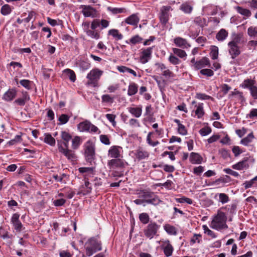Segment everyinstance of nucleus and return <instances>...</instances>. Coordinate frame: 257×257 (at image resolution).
<instances>
[{
	"mask_svg": "<svg viewBox=\"0 0 257 257\" xmlns=\"http://www.w3.org/2000/svg\"><path fill=\"white\" fill-rule=\"evenodd\" d=\"M90 123V122L88 121L81 122L78 124V129L81 132H88Z\"/></svg>",
	"mask_w": 257,
	"mask_h": 257,
	"instance_id": "nucleus-38",
	"label": "nucleus"
},
{
	"mask_svg": "<svg viewBox=\"0 0 257 257\" xmlns=\"http://www.w3.org/2000/svg\"><path fill=\"white\" fill-rule=\"evenodd\" d=\"M57 146L59 152L63 154L68 160L73 161L76 159V156L74 152L68 149V147L63 146L61 141H57Z\"/></svg>",
	"mask_w": 257,
	"mask_h": 257,
	"instance_id": "nucleus-4",
	"label": "nucleus"
},
{
	"mask_svg": "<svg viewBox=\"0 0 257 257\" xmlns=\"http://www.w3.org/2000/svg\"><path fill=\"white\" fill-rule=\"evenodd\" d=\"M81 139L79 137L76 136L72 140V148L76 150L81 144Z\"/></svg>",
	"mask_w": 257,
	"mask_h": 257,
	"instance_id": "nucleus-48",
	"label": "nucleus"
},
{
	"mask_svg": "<svg viewBox=\"0 0 257 257\" xmlns=\"http://www.w3.org/2000/svg\"><path fill=\"white\" fill-rule=\"evenodd\" d=\"M122 148L120 147L113 146L108 150V155L111 158H117L120 157V154Z\"/></svg>",
	"mask_w": 257,
	"mask_h": 257,
	"instance_id": "nucleus-20",
	"label": "nucleus"
},
{
	"mask_svg": "<svg viewBox=\"0 0 257 257\" xmlns=\"http://www.w3.org/2000/svg\"><path fill=\"white\" fill-rule=\"evenodd\" d=\"M159 227L160 226L156 223H150L147 226V228L144 230L145 236L150 239L153 238L154 236L157 234Z\"/></svg>",
	"mask_w": 257,
	"mask_h": 257,
	"instance_id": "nucleus-8",
	"label": "nucleus"
},
{
	"mask_svg": "<svg viewBox=\"0 0 257 257\" xmlns=\"http://www.w3.org/2000/svg\"><path fill=\"white\" fill-rule=\"evenodd\" d=\"M142 40L143 39L141 37H140L139 35H137L132 37L130 39V42H128V41H126V43L127 44L131 43L133 45H135L137 43L141 42Z\"/></svg>",
	"mask_w": 257,
	"mask_h": 257,
	"instance_id": "nucleus-51",
	"label": "nucleus"
},
{
	"mask_svg": "<svg viewBox=\"0 0 257 257\" xmlns=\"http://www.w3.org/2000/svg\"><path fill=\"white\" fill-rule=\"evenodd\" d=\"M254 139V136L252 132L249 133L246 137L242 139L240 141V144L242 145L247 146L250 143L252 142Z\"/></svg>",
	"mask_w": 257,
	"mask_h": 257,
	"instance_id": "nucleus-31",
	"label": "nucleus"
},
{
	"mask_svg": "<svg viewBox=\"0 0 257 257\" xmlns=\"http://www.w3.org/2000/svg\"><path fill=\"white\" fill-rule=\"evenodd\" d=\"M86 255L91 256L98 251L102 250V243L100 240L95 237L88 239L85 244Z\"/></svg>",
	"mask_w": 257,
	"mask_h": 257,
	"instance_id": "nucleus-2",
	"label": "nucleus"
},
{
	"mask_svg": "<svg viewBox=\"0 0 257 257\" xmlns=\"http://www.w3.org/2000/svg\"><path fill=\"white\" fill-rule=\"evenodd\" d=\"M84 184L82 185L79 188L77 192L78 195H85L91 192L92 188L90 186L88 179H84Z\"/></svg>",
	"mask_w": 257,
	"mask_h": 257,
	"instance_id": "nucleus-14",
	"label": "nucleus"
},
{
	"mask_svg": "<svg viewBox=\"0 0 257 257\" xmlns=\"http://www.w3.org/2000/svg\"><path fill=\"white\" fill-rule=\"evenodd\" d=\"M139 218L143 224H147L149 221V216L146 213H142L140 214Z\"/></svg>",
	"mask_w": 257,
	"mask_h": 257,
	"instance_id": "nucleus-58",
	"label": "nucleus"
},
{
	"mask_svg": "<svg viewBox=\"0 0 257 257\" xmlns=\"http://www.w3.org/2000/svg\"><path fill=\"white\" fill-rule=\"evenodd\" d=\"M172 10V7L170 6H164L161 7L160 20L162 24L166 25L168 23L170 18L169 12Z\"/></svg>",
	"mask_w": 257,
	"mask_h": 257,
	"instance_id": "nucleus-6",
	"label": "nucleus"
},
{
	"mask_svg": "<svg viewBox=\"0 0 257 257\" xmlns=\"http://www.w3.org/2000/svg\"><path fill=\"white\" fill-rule=\"evenodd\" d=\"M138 91V85L135 82L131 83L128 87L127 95L131 96L135 95Z\"/></svg>",
	"mask_w": 257,
	"mask_h": 257,
	"instance_id": "nucleus-29",
	"label": "nucleus"
},
{
	"mask_svg": "<svg viewBox=\"0 0 257 257\" xmlns=\"http://www.w3.org/2000/svg\"><path fill=\"white\" fill-rule=\"evenodd\" d=\"M140 21V18L137 14H134L125 20V22L128 25L137 26Z\"/></svg>",
	"mask_w": 257,
	"mask_h": 257,
	"instance_id": "nucleus-24",
	"label": "nucleus"
},
{
	"mask_svg": "<svg viewBox=\"0 0 257 257\" xmlns=\"http://www.w3.org/2000/svg\"><path fill=\"white\" fill-rule=\"evenodd\" d=\"M103 71L97 68L91 70L87 75V78L89 79L91 83L97 81L103 74Z\"/></svg>",
	"mask_w": 257,
	"mask_h": 257,
	"instance_id": "nucleus-12",
	"label": "nucleus"
},
{
	"mask_svg": "<svg viewBox=\"0 0 257 257\" xmlns=\"http://www.w3.org/2000/svg\"><path fill=\"white\" fill-rule=\"evenodd\" d=\"M152 51V47H149L143 50L140 56V62L142 64L147 63L151 58Z\"/></svg>",
	"mask_w": 257,
	"mask_h": 257,
	"instance_id": "nucleus-13",
	"label": "nucleus"
},
{
	"mask_svg": "<svg viewBox=\"0 0 257 257\" xmlns=\"http://www.w3.org/2000/svg\"><path fill=\"white\" fill-rule=\"evenodd\" d=\"M176 201L180 203H186L188 204H192L193 203V200L191 199L184 196L179 198H176Z\"/></svg>",
	"mask_w": 257,
	"mask_h": 257,
	"instance_id": "nucleus-54",
	"label": "nucleus"
},
{
	"mask_svg": "<svg viewBox=\"0 0 257 257\" xmlns=\"http://www.w3.org/2000/svg\"><path fill=\"white\" fill-rule=\"evenodd\" d=\"M230 95L236 96V98L241 102L245 101V98L243 96L242 92H240L236 89H234L233 91L231 92Z\"/></svg>",
	"mask_w": 257,
	"mask_h": 257,
	"instance_id": "nucleus-53",
	"label": "nucleus"
},
{
	"mask_svg": "<svg viewBox=\"0 0 257 257\" xmlns=\"http://www.w3.org/2000/svg\"><path fill=\"white\" fill-rule=\"evenodd\" d=\"M218 55V49L216 46H212L210 52V57L212 59H216Z\"/></svg>",
	"mask_w": 257,
	"mask_h": 257,
	"instance_id": "nucleus-55",
	"label": "nucleus"
},
{
	"mask_svg": "<svg viewBox=\"0 0 257 257\" xmlns=\"http://www.w3.org/2000/svg\"><path fill=\"white\" fill-rule=\"evenodd\" d=\"M153 132L149 133V134L147 135V142L148 143V144H149L150 146L155 147V146H156L157 145H158L159 144V142L158 141L153 142L151 140V136L153 134Z\"/></svg>",
	"mask_w": 257,
	"mask_h": 257,
	"instance_id": "nucleus-60",
	"label": "nucleus"
},
{
	"mask_svg": "<svg viewBox=\"0 0 257 257\" xmlns=\"http://www.w3.org/2000/svg\"><path fill=\"white\" fill-rule=\"evenodd\" d=\"M228 52L232 59H234L240 54V47L238 45H234L228 43Z\"/></svg>",
	"mask_w": 257,
	"mask_h": 257,
	"instance_id": "nucleus-18",
	"label": "nucleus"
},
{
	"mask_svg": "<svg viewBox=\"0 0 257 257\" xmlns=\"http://www.w3.org/2000/svg\"><path fill=\"white\" fill-rule=\"evenodd\" d=\"M82 13L85 17L95 18L97 17L96 10L89 5H81Z\"/></svg>",
	"mask_w": 257,
	"mask_h": 257,
	"instance_id": "nucleus-10",
	"label": "nucleus"
},
{
	"mask_svg": "<svg viewBox=\"0 0 257 257\" xmlns=\"http://www.w3.org/2000/svg\"><path fill=\"white\" fill-rule=\"evenodd\" d=\"M76 64L83 71L86 70L90 67V64L89 61L87 59H86V60H82V59L77 60Z\"/></svg>",
	"mask_w": 257,
	"mask_h": 257,
	"instance_id": "nucleus-26",
	"label": "nucleus"
},
{
	"mask_svg": "<svg viewBox=\"0 0 257 257\" xmlns=\"http://www.w3.org/2000/svg\"><path fill=\"white\" fill-rule=\"evenodd\" d=\"M257 181V176L249 181H245L243 183V185L245 189L249 188L252 187L254 182Z\"/></svg>",
	"mask_w": 257,
	"mask_h": 257,
	"instance_id": "nucleus-57",
	"label": "nucleus"
},
{
	"mask_svg": "<svg viewBox=\"0 0 257 257\" xmlns=\"http://www.w3.org/2000/svg\"><path fill=\"white\" fill-rule=\"evenodd\" d=\"M253 162L254 159L251 157H244L241 161L233 164L232 168L237 170L246 169L249 167L248 162Z\"/></svg>",
	"mask_w": 257,
	"mask_h": 257,
	"instance_id": "nucleus-5",
	"label": "nucleus"
},
{
	"mask_svg": "<svg viewBox=\"0 0 257 257\" xmlns=\"http://www.w3.org/2000/svg\"><path fill=\"white\" fill-rule=\"evenodd\" d=\"M128 111L134 116L140 117L142 115V107H130Z\"/></svg>",
	"mask_w": 257,
	"mask_h": 257,
	"instance_id": "nucleus-34",
	"label": "nucleus"
},
{
	"mask_svg": "<svg viewBox=\"0 0 257 257\" xmlns=\"http://www.w3.org/2000/svg\"><path fill=\"white\" fill-rule=\"evenodd\" d=\"M99 138L100 142L102 144L105 145H109L110 144L109 137L107 135H101Z\"/></svg>",
	"mask_w": 257,
	"mask_h": 257,
	"instance_id": "nucleus-63",
	"label": "nucleus"
},
{
	"mask_svg": "<svg viewBox=\"0 0 257 257\" xmlns=\"http://www.w3.org/2000/svg\"><path fill=\"white\" fill-rule=\"evenodd\" d=\"M63 73L68 77L72 82H74L76 80V75L73 70L66 69L63 71Z\"/></svg>",
	"mask_w": 257,
	"mask_h": 257,
	"instance_id": "nucleus-42",
	"label": "nucleus"
},
{
	"mask_svg": "<svg viewBox=\"0 0 257 257\" xmlns=\"http://www.w3.org/2000/svg\"><path fill=\"white\" fill-rule=\"evenodd\" d=\"M136 158L139 160H142L148 158L149 156V153L142 148H139L136 150L135 153Z\"/></svg>",
	"mask_w": 257,
	"mask_h": 257,
	"instance_id": "nucleus-23",
	"label": "nucleus"
},
{
	"mask_svg": "<svg viewBox=\"0 0 257 257\" xmlns=\"http://www.w3.org/2000/svg\"><path fill=\"white\" fill-rule=\"evenodd\" d=\"M29 96L27 94H24L22 98H19L15 100L14 103L21 106H23L25 104L26 102L29 100Z\"/></svg>",
	"mask_w": 257,
	"mask_h": 257,
	"instance_id": "nucleus-45",
	"label": "nucleus"
},
{
	"mask_svg": "<svg viewBox=\"0 0 257 257\" xmlns=\"http://www.w3.org/2000/svg\"><path fill=\"white\" fill-rule=\"evenodd\" d=\"M117 70L121 73L127 72L132 74L134 76H137V73L133 69L124 66H117Z\"/></svg>",
	"mask_w": 257,
	"mask_h": 257,
	"instance_id": "nucleus-36",
	"label": "nucleus"
},
{
	"mask_svg": "<svg viewBox=\"0 0 257 257\" xmlns=\"http://www.w3.org/2000/svg\"><path fill=\"white\" fill-rule=\"evenodd\" d=\"M172 51L175 55L181 59H183L184 60L186 59L187 55L185 51L179 48H173Z\"/></svg>",
	"mask_w": 257,
	"mask_h": 257,
	"instance_id": "nucleus-32",
	"label": "nucleus"
},
{
	"mask_svg": "<svg viewBox=\"0 0 257 257\" xmlns=\"http://www.w3.org/2000/svg\"><path fill=\"white\" fill-rule=\"evenodd\" d=\"M211 132V129L209 127H204L200 130L199 133L202 136H205L210 134Z\"/></svg>",
	"mask_w": 257,
	"mask_h": 257,
	"instance_id": "nucleus-62",
	"label": "nucleus"
},
{
	"mask_svg": "<svg viewBox=\"0 0 257 257\" xmlns=\"http://www.w3.org/2000/svg\"><path fill=\"white\" fill-rule=\"evenodd\" d=\"M69 119V116L68 115L62 114L59 116L58 120L61 124H64L68 121Z\"/></svg>",
	"mask_w": 257,
	"mask_h": 257,
	"instance_id": "nucleus-61",
	"label": "nucleus"
},
{
	"mask_svg": "<svg viewBox=\"0 0 257 257\" xmlns=\"http://www.w3.org/2000/svg\"><path fill=\"white\" fill-rule=\"evenodd\" d=\"M85 33L87 35L91 38L98 39L99 38V34L93 30H86Z\"/></svg>",
	"mask_w": 257,
	"mask_h": 257,
	"instance_id": "nucleus-52",
	"label": "nucleus"
},
{
	"mask_svg": "<svg viewBox=\"0 0 257 257\" xmlns=\"http://www.w3.org/2000/svg\"><path fill=\"white\" fill-rule=\"evenodd\" d=\"M17 95V91L15 89H12L8 90L5 93L3 98L7 101H10L13 100Z\"/></svg>",
	"mask_w": 257,
	"mask_h": 257,
	"instance_id": "nucleus-25",
	"label": "nucleus"
},
{
	"mask_svg": "<svg viewBox=\"0 0 257 257\" xmlns=\"http://www.w3.org/2000/svg\"><path fill=\"white\" fill-rule=\"evenodd\" d=\"M195 97L199 100L213 99V98L210 96L208 95L205 93H197L196 94Z\"/></svg>",
	"mask_w": 257,
	"mask_h": 257,
	"instance_id": "nucleus-56",
	"label": "nucleus"
},
{
	"mask_svg": "<svg viewBox=\"0 0 257 257\" xmlns=\"http://www.w3.org/2000/svg\"><path fill=\"white\" fill-rule=\"evenodd\" d=\"M228 36V32L224 29H221L216 34V38L219 41H223Z\"/></svg>",
	"mask_w": 257,
	"mask_h": 257,
	"instance_id": "nucleus-35",
	"label": "nucleus"
},
{
	"mask_svg": "<svg viewBox=\"0 0 257 257\" xmlns=\"http://www.w3.org/2000/svg\"><path fill=\"white\" fill-rule=\"evenodd\" d=\"M195 107L196 109L192 111V115L198 119L202 118L205 114L203 103H199L195 105Z\"/></svg>",
	"mask_w": 257,
	"mask_h": 257,
	"instance_id": "nucleus-15",
	"label": "nucleus"
},
{
	"mask_svg": "<svg viewBox=\"0 0 257 257\" xmlns=\"http://www.w3.org/2000/svg\"><path fill=\"white\" fill-rule=\"evenodd\" d=\"M19 217L20 215L19 214L14 213L11 219V222L13 224L15 230L18 232H20L24 229L23 224L19 220Z\"/></svg>",
	"mask_w": 257,
	"mask_h": 257,
	"instance_id": "nucleus-11",
	"label": "nucleus"
},
{
	"mask_svg": "<svg viewBox=\"0 0 257 257\" xmlns=\"http://www.w3.org/2000/svg\"><path fill=\"white\" fill-rule=\"evenodd\" d=\"M35 16L36 13L35 12L31 11L29 12L28 16L26 18L24 19V22L28 23L32 20L34 21L35 20Z\"/></svg>",
	"mask_w": 257,
	"mask_h": 257,
	"instance_id": "nucleus-64",
	"label": "nucleus"
},
{
	"mask_svg": "<svg viewBox=\"0 0 257 257\" xmlns=\"http://www.w3.org/2000/svg\"><path fill=\"white\" fill-rule=\"evenodd\" d=\"M44 142L51 146H54L56 143L55 139L48 133L44 134Z\"/></svg>",
	"mask_w": 257,
	"mask_h": 257,
	"instance_id": "nucleus-37",
	"label": "nucleus"
},
{
	"mask_svg": "<svg viewBox=\"0 0 257 257\" xmlns=\"http://www.w3.org/2000/svg\"><path fill=\"white\" fill-rule=\"evenodd\" d=\"M226 220L227 217L225 213L220 211H218L217 214L213 218L210 225V227L217 230L226 229L228 228Z\"/></svg>",
	"mask_w": 257,
	"mask_h": 257,
	"instance_id": "nucleus-1",
	"label": "nucleus"
},
{
	"mask_svg": "<svg viewBox=\"0 0 257 257\" xmlns=\"http://www.w3.org/2000/svg\"><path fill=\"white\" fill-rule=\"evenodd\" d=\"M61 137L64 141V142L62 143L63 146L65 147H68L69 142L72 139L71 136L68 133L62 131L61 133Z\"/></svg>",
	"mask_w": 257,
	"mask_h": 257,
	"instance_id": "nucleus-30",
	"label": "nucleus"
},
{
	"mask_svg": "<svg viewBox=\"0 0 257 257\" xmlns=\"http://www.w3.org/2000/svg\"><path fill=\"white\" fill-rule=\"evenodd\" d=\"M108 34L111 35L117 40H121L123 36L121 34L119 33L118 30L116 29H111L108 31Z\"/></svg>",
	"mask_w": 257,
	"mask_h": 257,
	"instance_id": "nucleus-44",
	"label": "nucleus"
},
{
	"mask_svg": "<svg viewBox=\"0 0 257 257\" xmlns=\"http://www.w3.org/2000/svg\"><path fill=\"white\" fill-rule=\"evenodd\" d=\"M164 230L170 235H175L177 234V230L176 228L170 224H165L164 226Z\"/></svg>",
	"mask_w": 257,
	"mask_h": 257,
	"instance_id": "nucleus-43",
	"label": "nucleus"
},
{
	"mask_svg": "<svg viewBox=\"0 0 257 257\" xmlns=\"http://www.w3.org/2000/svg\"><path fill=\"white\" fill-rule=\"evenodd\" d=\"M161 247L163 250L165 255L167 257L171 256L174 251V247L168 239L161 241Z\"/></svg>",
	"mask_w": 257,
	"mask_h": 257,
	"instance_id": "nucleus-9",
	"label": "nucleus"
},
{
	"mask_svg": "<svg viewBox=\"0 0 257 257\" xmlns=\"http://www.w3.org/2000/svg\"><path fill=\"white\" fill-rule=\"evenodd\" d=\"M85 156L87 161L91 162L94 158V145L90 142H87L85 145Z\"/></svg>",
	"mask_w": 257,
	"mask_h": 257,
	"instance_id": "nucleus-7",
	"label": "nucleus"
},
{
	"mask_svg": "<svg viewBox=\"0 0 257 257\" xmlns=\"http://www.w3.org/2000/svg\"><path fill=\"white\" fill-rule=\"evenodd\" d=\"M244 43L243 34L241 33H232L231 35V41L228 43L234 45H238Z\"/></svg>",
	"mask_w": 257,
	"mask_h": 257,
	"instance_id": "nucleus-17",
	"label": "nucleus"
},
{
	"mask_svg": "<svg viewBox=\"0 0 257 257\" xmlns=\"http://www.w3.org/2000/svg\"><path fill=\"white\" fill-rule=\"evenodd\" d=\"M180 10L185 14H189L193 10V6L189 2H185L181 5Z\"/></svg>",
	"mask_w": 257,
	"mask_h": 257,
	"instance_id": "nucleus-27",
	"label": "nucleus"
},
{
	"mask_svg": "<svg viewBox=\"0 0 257 257\" xmlns=\"http://www.w3.org/2000/svg\"><path fill=\"white\" fill-rule=\"evenodd\" d=\"M168 61L169 62L174 65H178L181 63V61L174 54H170Z\"/></svg>",
	"mask_w": 257,
	"mask_h": 257,
	"instance_id": "nucleus-47",
	"label": "nucleus"
},
{
	"mask_svg": "<svg viewBox=\"0 0 257 257\" xmlns=\"http://www.w3.org/2000/svg\"><path fill=\"white\" fill-rule=\"evenodd\" d=\"M202 229L204 231V233L207 234L213 238L216 237V234L211 230H210L206 225H202Z\"/></svg>",
	"mask_w": 257,
	"mask_h": 257,
	"instance_id": "nucleus-49",
	"label": "nucleus"
},
{
	"mask_svg": "<svg viewBox=\"0 0 257 257\" xmlns=\"http://www.w3.org/2000/svg\"><path fill=\"white\" fill-rule=\"evenodd\" d=\"M247 34L252 38L257 39V26L249 27L247 29Z\"/></svg>",
	"mask_w": 257,
	"mask_h": 257,
	"instance_id": "nucleus-41",
	"label": "nucleus"
},
{
	"mask_svg": "<svg viewBox=\"0 0 257 257\" xmlns=\"http://www.w3.org/2000/svg\"><path fill=\"white\" fill-rule=\"evenodd\" d=\"M78 170L80 173L83 174L84 179H88L89 177H92L95 174L93 167H81Z\"/></svg>",
	"mask_w": 257,
	"mask_h": 257,
	"instance_id": "nucleus-16",
	"label": "nucleus"
},
{
	"mask_svg": "<svg viewBox=\"0 0 257 257\" xmlns=\"http://www.w3.org/2000/svg\"><path fill=\"white\" fill-rule=\"evenodd\" d=\"M110 169L121 168L124 166V162L120 159H112L108 163Z\"/></svg>",
	"mask_w": 257,
	"mask_h": 257,
	"instance_id": "nucleus-22",
	"label": "nucleus"
},
{
	"mask_svg": "<svg viewBox=\"0 0 257 257\" xmlns=\"http://www.w3.org/2000/svg\"><path fill=\"white\" fill-rule=\"evenodd\" d=\"M139 196L140 198H143L145 202L147 204L157 205L161 202L159 197L153 192L143 191L140 193Z\"/></svg>",
	"mask_w": 257,
	"mask_h": 257,
	"instance_id": "nucleus-3",
	"label": "nucleus"
},
{
	"mask_svg": "<svg viewBox=\"0 0 257 257\" xmlns=\"http://www.w3.org/2000/svg\"><path fill=\"white\" fill-rule=\"evenodd\" d=\"M217 196H218V201L222 204H225L229 201V197L225 193H217L215 195L214 198H217Z\"/></svg>",
	"mask_w": 257,
	"mask_h": 257,
	"instance_id": "nucleus-39",
	"label": "nucleus"
},
{
	"mask_svg": "<svg viewBox=\"0 0 257 257\" xmlns=\"http://www.w3.org/2000/svg\"><path fill=\"white\" fill-rule=\"evenodd\" d=\"M255 81L254 80L246 79L240 84V86L243 88H248L249 90L250 88L255 85Z\"/></svg>",
	"mask_w": 257,
	"mask_h": 257,
	"instance_id": "nucleus-33",
	"label": "nucleus"
},
{
	"mask_svg": "<svg viewBox=\"0 0 257 257\" xmlns=\"http://www.w3.org/2000/svg\"><path fill=\"white\" fill-rule=\"evenodd\" d=\"M107 10L111 12L113 14H117L123 13L124 11V9L109 7L107 8Z\"/></svg>",
	"mask_w": 257,
	"mask_h": 257,
	"instance_id": "nucleus-59",
	"label": "nucleus"
},
{
	"mask_svg": "<svg viewBox=\"0 0 257 257\" xmlns=\"http://www.w3.org/2000/svg\"><path fill=\"white\" fill-rule=\"evenodd\" d=\"M102 102L107 103H112L114 101V97L109 94H104L101 96Z\"/></svg>",
	"mask_w": 257,
	"mask_h": 257,
	"instance_id": "nucleus-50",
	"label": "nucleus"
},
{
	"mask_svg": "<svg viewBox=\"0 0 257 257\" xmlns=\"http://www.w3.org/2000/svg\"><path fill=\"white\" fill-rule=\"evenodd\" d=\"M174 42L177 47L181 48L187 49L191 47L190 44L187 42L186 39L181 37L175 38Z\"/></svg>",
	"mask_w": 257,
	"mask_h": 257,
	"instance_id": "nucleus-21",
	"label": "nucleus"
},
{
	"mask_svg": "<svg viewBox=\"0 0 257 257\" xmlns=\"http://www.w3.org/2000/svg\"><path fill=\"white\" fill-rule=\"evenodd\" d=\"M12 12V9L10 5L5 4L1 8V12L4 16L9 15Z\"/></svg>",
	"mask_w": 257,
	"mask_h": 257,
	"instance_id": "nucleus-46",
	"label": "nucleus"
},
{
	"mask_svg": "<svg viewBox=\"0 0 257 257\" xmlns=\"http://www.w3.org/2000/svg\"><path fill=\"white\" fill-rule=\"evenodd\" d=\"M209 60L206 57H203L200 60L196 61L194 65V69L197 70L205 67H209Z\"/></svg>",
	"mask_w": 257,
	"mask_h": 257,
	"instance_id": "nucleus-19",
	"label": "nucleus"
},
{
	"mask_svg": "<svg viewBox=\"0 0 257 257\" xmlns=\"http://www.w3.org/2000/svg\"><path fill=\"white\" fill-rule=\"evenodd\" d=\"M235 10L239 14L246 18H248L251 16V13L249 10L244 9L240 7H236Z\"/></svg>",
	"mask_w": 257,
	"mask_h": 257,
	"instance_id": "nucleus-40",
	"label": "nucleus"
},
{
	"mask_svg": "<svg viewBox=\"0 0 257 257\" xmlns=\"http://www.w3.org/2000/svg\"><path fill=\"white\" fill-rule=\"evenodd\" d=\"M190 161L192 164H199L202 161V158L198 153L192 152L190 154Z\"/></svg>",
	"mask_w": 257,
	"mask_h": 257,
	"instance_id": "nucleus-28",
	"label": "nucleus"
}]
</instances>
